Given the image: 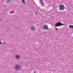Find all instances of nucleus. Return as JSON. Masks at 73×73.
<instances>
[{"label":"nucleus","mask_w":73,"mask_h":73,"mask_svg":"<svg viewBox=\"0 0 73 73\" xmlns=\"http://www.w3.org/2000/svg\"><path fill=\"white\" fill-rule=\"evenodd\" d=\"M55 27H59L62 25H65V24H62L60 22H58V23H56L55 24Z\"/></svg>","instance_id":"obj_1"},{"label":"nucleus","mask_w":73,"mask_h":73,"mask_svg":"<svg viewBox=\"0 0 73 73\" xmlns=\"http://www.w3.org/2000/svg\"><path fill=\"white\" fill-rule=\"evenodd\" d=\"M64 8H65V7L64 6V5H60L59 9L61 11L64 10Z\"/></svg>","instance_id":"obj_2"},{"label":"nucleus","mask_w":73,"mask_h":73,"mask_svg":"<svg viewBox=\"0 0 73 73\" xmlns=\"http://www.w3.org/2000/svg\"><path fill=\"white\" fill-rule=\"evenodd\" d=\"M42 28L43 29H46V30H48V25H45L43 27H42Z\"/></svg>","instance_id":"obj_3"},{"label":"nucleus","mask_w":73,"mask_h":73,"mask_svg":"<svg viewBox=\"0 0 73 73\" xmlns=\"http://www.w3.org/2000/svg\"><path fill=\"white\" fill-rule=\"evenodd\" d=\"M31 29L32 30H33V31H35V29H36V28L35 27H31Z\"/></svg>","instance_id":"obj_4"},{"label":"nucleus","mask_w":73,"mask_h":73,"mask_svg":"<svg viewBox=\"0 0 73 73\" xmlns=\"http://www.w3.org/2000/svg\"><path fill=\"white\" fill-rule=\"evenodd\" d=\"M69 27L70 29H73V25H70L69 26Z\"/></svg>","instance_id":"obj_5"},{"label":"nucleus","mask_w":73,"mask_h":73,"mask_svg":"<svg viewBox=\"0 0 73 73\" xmlns=\"http://www.w3.org/2000/svg\"><path fill=\"white\" fill-rule=\"evenodd\" d=\"M16 69H20V67L19 66H16Z\"/></svg>","instance_id":"obj_6"},{"label":"nucleus","mask_w":73,"mask_h":73,"mask_svg":"<svg viewBox=\"0 0 73 73\" xmlns=\"http://www.w3.org/2000/svg\"><path fill=\"white\" fill-rule=\"evenodd\" d=\"M16 59H19V56H16Z\"/></svg>","instance_id":"obj_7"},{"label":"nucleus","mask_w":73,"mask_h":73,"mask_svg":"<svg viewBox=\"0 0 73 73\" xmlns=\"http://www.w3.org/2000/svg\"><path fill=\"white\" fill-rule=\"evenodd\" d=\"M22 2L23 3H25V1L24 0H22Z\"/></svg>","instance_id":"obj_8"},{"label":"nucleus","mask_w":73,"mask_h":73,"mask_svg":"<svg viewBox=\"0 0 73 73\" xmlns=\"http://www.w3.org/2000/svg\"><path fill=\"white\" fill-rule=\"evenodd\" d=\"M40 3L41 5V4H42V2L40 1Z\"/></svg>","instance_id":"obj_9"},{"label":"nucleus","mask_w":73,"mask_h":73,"mask_svg":"<svg viewBox=\"0 0 73 73\" xmlns=\"http://www.w3.org/2000/svg\"><path fill=\"white\" fill-rule=\"evenodd\" d=\"M35 14H38V13H37V12H36Z\"/></svg>","instance_id":"obj_10"},{"label":"nucleus","mask_w":73,"mask_h":73,"mask_svg":"<svg viewBox=\"0 0 73 73\" xmlns=\"http://www.w3.org/2000/svg\"><path fill=\"white\" fill-rule=\"evenodd\" d=\"M55 30H56V31H57V28H56V29H55Z\"/></svg>","instance_id":"obj_11"},{"label":"nucleus","mask_w":73,"mask_h":73,"mask_svg":"<svg viewBox=\"0 0 73 73\" xmlns=\"http://www.w3.org/2000/svg\"><path fill=\"white\" fill-rule=\"evenodd\" d=\"M1 44V42L0 41V44Z\"/></svg>","instance_id":"obj_12"},{"label":"nucleus","mask_w":73,"mask_h":73,"mask_svg":"<svg viewBox=\"0 0 73 73\" xmlns=\"http://www.w3.org/2000/svg\"><path fill=\"white\" fill-rule=\"evenodd\" d=\"M7 3H8V1H7Z\"/></svg>","instance_id":"obj_13"},{"label":"nucleus","mask_w":73,"mask_h":73,"mask_svg":"<svg viewBox=\"0 0 73 73\" xmlns=\"http://www.w3.org/2000/svg\"><path fill=\"white\" fill-rule=\"evenodd\" d=\"M34 73H35V72H34Z\"/></svg>","instance_id":"obj_14"}]
</instances>
